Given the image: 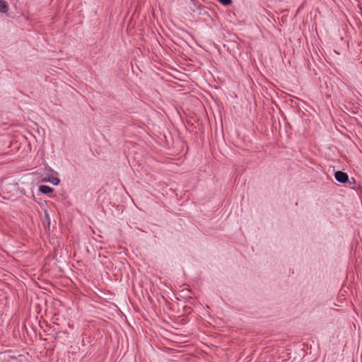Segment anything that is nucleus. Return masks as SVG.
Segmentation results:
<instances>
[{
  "label": "nucleus",
  "mask_w": 362,
  "mask_h": 362,
  "mask_svg": "<svg viewBox=\"0 0 362 362\" xmlns=\"http://www.w3.org/2000/svg\"><path fill=\"white\" fill-rule=\"evenodd\" d=\"M335 179L341 183H346L349 182V176L347 173L338 170L334 173Z\"/></svg>",
  "instance_id": "obj_1"
},
{
  "label": "nucleus",
  "mask_w": 362,
  "mask_h": 362,
  "mask_svg": "<svg viewBox=\"0 0 362 362\" xmlns=\"http://www.w3.org/2000/svg\"><path fill=\"white\" fill-rule=\"evenodd\" d=\"M39 191L42 194H48L49 193H52L54 191V189L47 185H40L39 187Z\"/></svg>",
  "instance_id": "obj_2"
},
{
  "label": "nucleus",
  "mask_w": 362,
  "mask_h": 362,
  "mask_svg": "<svg viewBox=\"0 0 362 362\" xmlns=\"http://www.w3.org/2000/svg\"><path fill=\"white\" fill-rule=\"evenodd\" d=\"M8 10V3L5 0H0V12L5 13Z\"/></svg>",
  "instance_id": "obj_3"
},
{
  "label": "nucleus",
  "mask_w": 362,
  "mask_h": 362,
  "mask_svg": "<svg viewBox=\"0 0 362 362\" xmlns=\"http://www.w3.org/2000/svg\"><path fill=\"white\" fill-rule=\"evenodd\" d=\"M223 6H228L232 4V0H217Z\"/></svg>",
  "instance_id": "obj_5"
},
{
  "label": "nucleus",
  "mask_w": 362,
  "mask_h": 362,
  "mask_svg": "<svg viewBox=\"0 0 362 362\" xmlns=\"http://www.w3.org/2000/svg\"><path fill=\"white\" fill-rule=\"evenodd\" d=\"M42 181L44 182H49L51 183H52L53 185H57L60 180L58 177H49L47 180L46 179H43Z\"/></svg>",
  "instance_id": "obj_4"
}]
</instances>
